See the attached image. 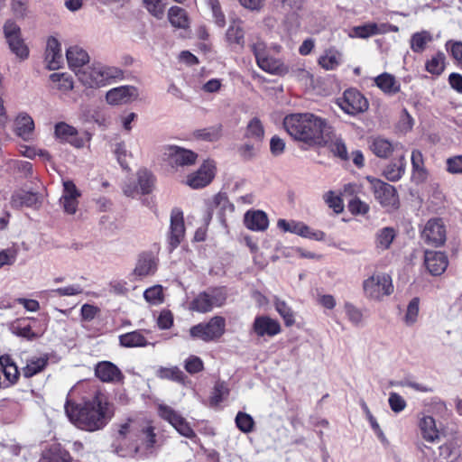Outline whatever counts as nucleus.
<instances>
[{
	"instance_id": "obj_1",
	"label": "nucleus",
	"mask_w": 462,
	"mask_h": 462,
	"mask_svg": "<svg viewBox=\"0 0 462 462\" xmlns=\"http://www.w3.org/2000/svg\"><path fill=\"white\" fill-rule=\"evenodd\" d=\"M64 408L71 423L82 430L90 432L102 430L114 416L113 404L99 391H97L92 398L80 403L67 401Z\"/></svg>"
},
{
	"instance_id": "obj_2",
	"label": "nucleus",
	"mask_w": 462,
	"mask_h": 462,
	"mask_svg": "<svg viewBox=\"0 0 462 462\" xmlns=\"http://www.w3.org/2000/svg\"><path fill=\"white\" fill-rule=\"evenodd\" d=\"M286 132L294 139L310 145H321L328 139V123L311 113H294L283 119Z\"/></svg>"
},
{
	"instance_id": "obj_3",
	"label": "nucleus",
	"mask_w": 462,
	"mask_h": 462,
	"mask_svg": "<svg viewBox=\"0 0 462 462\" xmlns=\"http://www.w3.org/2000/svg\"><path fill=\"white\" fill-rule=\"evenodd\" d=\"M79 80L88 88H101L124 79V71L114 66L94 63L77 71Z\"/></svg>"
},
{
	"instance_id": "obj_4",
	"label": "nucleus",
	"mask_w": 462,
	"mask_h": 462,
	"mask_svg": "<svg viewBox=\"0 0 462 462\" xmlns=\"http://www.w3.org/2000/svg\"><path fill=\"white\" fill-rule=\"evenodd\" d=\"M226 319L222 316H214L207 322H200L189 329L192 338L200 339L204 342L218 340L226 331Z\"/></svg>"
},
{
	"instance_id": "obj_5",
	"label": "nucleus",
	"mask_w": 462,
	"mask_h": 462,
	"mask_svg": "<svg viewBox=\"0 0 462 462\" xmlns=\"http://www.w3.org/2000/svg\"><path fill=\"white\" fill-rule=\"evenodd\" d=\"M154 176L146 169H140L136 173V181L129 179L123 185L124 194L127 197H135L139 194H149L154 187Z\"/></svg>"
},
{
	"instance_id": "obj_6",
	"label": "nucleus",
	"mask_w": 462,
	"mask_h": 462,
	"mask_svg": "<svg viewBox=\"0 0 462 462\" xmlns=\"http://www.w3.org/2000/svg\"><path fill=\"white\" fill-rule=\"evenodd\" d=\"M363 288L365 295L371 299L380 300L383 296L393 291L392 279L384 273H376L364 281Z\"/></svg>"
},
{
	"instance_id": "obj_7",
	"label": "nucleus",
	"mask_w": 462,
	"mask_h": 462,
	"mask_svg": "<svg viewBox=\"0 0 462 462\" xmlns=\"http://www.w3.org/2000/svg\"><path fill=\"white\" fill-rule=\"evenodd\" d=\"M339 107L347 115L356 116L368 108V101L365 96L356 88H348L337 101Z\"/></svg>"
},
{
	"instance_id": "obj_8",
	"label": "nucleus",
	"mask_w": 462,
	"mask_h": 462,
	"mask_svg": "<svg viewBox=\"0 0 462 462\" xmlns=\"http://www.w3.org/2000/svg\"><path fill=\"white\" fill-rule=\"evenodd\" d=\"M158 413L162 419L168 421L180 435L193 439L197 435L189 423L178 411L166 404L158 406Z\"/></svg>"
},
{
	"instance_id": "obj_9",
	"label": "nucleus",
	"mask_w": 462,
	"mask_h": 462,
	"mask_svg": "<svg viewBox=\"0 0 462 462\" xmlns=\"http://www.w3.org/2000/svg\"><path fill=\"white\" fill-rule=\"evenodd\" d=\"M3 29L12 52L21 59L27 58L29 50L22 39L20 26L14 21L9 19L5 23Z\"/></svg>"
},
{
	"instance_id": "obj_10",
	"label": "nucleus",
	"mask_w": 462,
	"mask_h": 462,
	"mask_svg": "<svg viewBox=\"0 0 462 462\" xmlns=\"http://www.w3.org/2000/svg\"><path fill=\"white\" fill-rule=\"evenodd\" d=\"M421 238L424 243L431 246H441L447 239V231L444 222L441 218L430 219L422 232Z\"/></svg>"
},
{
	"instance_id": "obj_11",
	"label": "nucleus",
	"mask_w": 462,
	"mask_h": 462,
	"mask_svg": "<svg viewBox=\"0 0 462 462\" xmlns=\"http://www.w3.org/2000/svg\"><path fill=\"white\" fill-rule=\"evenodd\" d=\"M281 332V325L278 320L267 315H258L254 318L250 334L258 337H273Z\"/></svg>"
},
{
	"instance_id": "obj_12",
	"label": "nucleus",
	"mask_w": 462,
	"mask_h": 462,
	"mask_svg": "<svg viewBox=\"0 0 462 462\" xmlns=\"http://www.w3.org/2000/svg\"><path fill=\"white\" fill-rule=\"evenodd\" d=\"M215 163L206 161L199 169L187 177L186 183L192 189H201L211 182L215 175Z\"/></svg>"
},
{
	"instance_id": "obj_13",
	"label": "nucleus",
	"mask_w": 462,
	"mask_h": 462,
	"mask_svg": "<svg viewBox=\"0 0 462 462\" xmlns=\"http://www.w3.org/2000/svg\"><path fill=\"white\" fill-rule=\"evenodd\" d=\"M166 154L172 167L193 165L198 158V154L193 151L177 145L168 146Z\"/></svg>"
},
{
	"instance_id": "obj_14",
	"label": "nucleus",
	"mask_w": 462,
	"mask_h": 462,
	"mask_svg": "<svg viewBox=\"0 0 462 462\" xmlns=\"http://www.w3.org/2000/svg\"><path fill=\"white\" fill-rule=\"evenodd\" d=\"M138 89L134 86H120L106 92V100L109 105L117 106L137 99Z\"/></svg>"
},
{
	"instance_id": "obj_15",
	"label": "nucleus",
	"mask_w": 462,
	"mask_h": 462,
	"mask_svg": "<svg viewBox=\"0 0 462 462\" xmlns=\"http://www.w3.org/2000/svg\"><path fill=\"white\" fill-rule=\"evenodd\" d=\"M157 270V260L152 253H142L139 254L136 264L133 273L130 274L131 281L143 279L146 276L152 275Z\"/></svg>"
},
{
	"instance_id": "obj_16",
	"label": "nucleus",
	"mask_w": 462,
	"mask_h": 462,
	"mask_svg": "<svg viewBox=\"0 0 462 462\" xmlns=\"http://www.w3.org/2000/svg\"><path fill=\"white\" fill-rule=\"evenodd\" d=\"M208 217L207 220H210L212 217V214L214 211H217V217L221 224H225L226 213H233L235 210V206L230 203L226 194L225 193H217L216 194L208 204Z\"/></svg>"
},
{
	"instance_id": "obj_17",
	"label": "nucleus",
	"mask_w": 462,
	"mask_h": 462,
	"mask_svg": "<svg viewBox=\"0 0 462 462\" xmlns=\"http://www.w3.org/2000/svg\"><path fill=\"white\" fill-rule=\"evenodd\" d=\"M95 375L104 383H122L124 374L121 370L112 362L101 361L95 366Z\"/></svg>"
},
{
	"instance_id": "obj_18",
	"label": "nucleus",
	"mask_w": 462,
	"mask_h": 462,
	"mask_svg": "<svg viewBox=\"0 0 462 462\" xmlns=\"http://www.w3.org/2000/svg\"><path fill=\"white\" fill-rule=\"evenodd\" d=\"M374 195L376 200L383 206H394L397 201L396 192L394 188L380 180H371Z\"/></svg>"
},
{
	"instance_id": "obj_19",
	"label": "nucleus",
	"mask_w": 462,
	"mask_h": 462,
	"mask_svg": "<svg viewBox=\"0 0 462 462\" xmlns=\"http://www.w3.org/2000/svg\"><path fill=\"white\" fill-rule=\"evenodd\" d=\"M45 61L50 70L60 69L64 62L61 45L55 37H50L47 41Z\"/></svg>"
},
{
	"instance_id": "obj_20",
	"label": "nucleus",
	"mask_w": 462,
	"mask_h": 462,
	"mask_svg": "<svg viewBox=\"0 0 462 462\" xmlns=\"http://www.w3.org/2000/svg\"><path fill=\"white\" fill-rule=\"evenodd\" d=\"M10 204L14 208H21L23 207L38 208L42 204V200L37 192L21 189L12 194Z\"/></svg>"
},
{
	"instance_id": "obj_21",
	"label": "nucleus",
	"mask_w": 462,
	"mask_h": 462,
	"mask_svg": "<svg viewBox=\"0 0 462 462\" xmlns=\"http://www.w3.org/2000/svg\"><path fill=\"white\" fill-rule=\"evenodd\" d=\"M424 263L427 270L435 276L444 273L448 264L446 254L436 251H426Z\"/></svg>"
},
{
	"instance_id": "obj_22",
	"label": "nucleus",
	"mask_w": 462,
	"mask_h": 462,
	"mask_svg": "<svg viewBox=\"0 0 462 462\" xmlns=\"http://www.w3.org/2000/svg\"><path fill=\"white\" fill-rule=\"evenodd\" d=\"M170 231V245L172 248H176L185 234L183 214L178 208L171 211Z\"/></svg>"
},
{
	"instance_id": "obj_23",
	"label": "nucleus",
	"mask_w": 462,
	"mask_h": 462,
	"mask_svg": "<svg viewBox=\"0 0 462 462\" xmlns=\"http://www.w3.org/2000/svg\"><path fill=\"white\" fill-rule=\"evenodd\" d=\"M0 370L4 374V378H1L2 389L10 387L18 380V368L9 356H2L0 357Z\"/></svg>"
},
{
	"instance_id": "obj_24",
	"label": "nucleus",
	"mask_w": 462,
	"mask_h": 462,
	"mask_svg": "<svg viewBox=\"0 0 462 462\" xmlns=\"http://www.w3.org/2000/svg\"><path fill=\"white\" fill-rule=\"evenodd\" d=\"M54 134L57 139L68 142L75 147L79 148L83 145V140L78 137V130L65 122L55 125Z\"/></svg>"
},
{
	"instance_id": "obj_25",
	"label": "nucleus",
	"mask_w": 462,
	"mask_h": 462,
	"mask_svg": "<svg viewBox=\"0 0 462 462\" xmlns=\"http://www.w3.org/2000/svg\"><path fill=\"white\" fill-rule=\"evenodd\" d=\"M14 132L23 141L32 140L34 131V122L30 115L27 113H20L14 121Z\"/></svg>"
},
{
	"instance_id": "obj_26",
	"label": "nucleus",
	"mask_w": 462,
	"mask_h": 462,
	"mask_svg": "<svg viewBox=\"0 0 462 462\" xmlns=\"http://www.w3.org/2000/svg\"><path fill=\"white\" fill-rule=\"evenodd\" d=\"M66 58L69 68L77 74L83 69L89 60L88 52L79 46H71L66 51Z\"/></svg>"
},
{
	"instance_id": "obj_27",
	"label": "nucleus",
	"mask_w": 462,
	"mask_h": 462,
	"mask_svg": "<svg viewBox=\"0 0 462 462\" xmlns=\"http://www.w3.org/2000/svg\"><path fill=\"white\" fill-rule=\"evenodd\" d=\"M245 226L255 232L264 231L269 226L267 215L262 210H249L245 214Z\"/></svg>"
},
{
	"instance_id": "obj_28",
	"label": "nucleus",
	"mask_w": 462,
	"mask_h": 462,
	"mask_svg": "<svg viewBox=\"0 0 462 462\" xmlns=\"http://www.w3.org/2000/svg\"><path fill=\"white\" fill-rule=\"evenodd\" d=\"M328 135V139L320 146H328L334 155L345 161L348 160V153L345 143L341 137L335 134L333 128L329 125Z\"/></svg>"
},
{
	"instance_id": "obj_29",
	"label": "nucleus",
	"mask_w": 462,
	"mask_h": 462,
	"mask_svg": "<svg viewBox=\"0 0 462 462\" xmlns=\"http://www.w3.org/2000/svg\"><path fill=\"white\" fill-rule=\"evenodd\" d=\"M411 161L412 166L411 180L417 184L425 181L428 172L424 167V160L421 152L418 150L412 151Z\"/></svg>"
},
{
	"instance_id": "obj_30",
	"label": "nucleus",
	"mask_w": 462,
	"mask_h": 462,
	"mask_svg": "<svg viewBox=\"0 0 462 462\" xmlns=\"http://www.w3.org/2000/svg\"><path fill=\"white\" fill-rule=\"evenodd\" d=\"M30 319H22L14 322L11 326L12 332L30 341L40 337L42 333L33 330Z\"/></svg>"
},
{
	"instance_id": "obj_31",
	"label": "nucleus",
	"mask_w": 462,
	"mask_h": 462,
	"mask_svg": "<svg viewBox=\"0 0 462 462\" xmlns=\"http://www.w3.org/2000/svg\"><path fill=\"white\" fill-rule=\"evenodd\" d=\"M244 137L256 143H262L263 141L264 127L262 121L257 116H254L248 121Z\"/></svg>"
},
{
	"instance_id": "obj_32",
	"label": "nucleus",
	"mask_w": 462,
	"mask_h": 462,
	"mask_svg": "<svg viewBox=\"0 0 462 462\" xmlns=\"http://www.w3.org/2000/svg\"><path fill=\"white\" fill-rule=\"evenodd\" d=\"M421 435L426 441L435 442L439 439L441 432L431 416H424L420 421Z\"/></svg>"
},
{
	"instance_id": "obj_33",
	"label": "nucleus",
	"mask_w": 462,
	"mask_h": 462,
	"mask_svg": "<svg viewBox=\"0 0 462 462\" xmlns=\"http://www.w3.org/2000/svg\"><path fill=\"white\" fill-rule=\"evenodd\" d=\"M45 462H72L69 451L63 448L60 444H52L42 453Z\"/></svg>"
},
{
	"instance_id": "obj_34",
	"label": "nucleus",
	"mask_w": 462,
	"mask_h": 462,
	"mask_svg": "<svg viewBox=\"0 0 462 462\" xmlns=\"http://www.w3.org/2000/svg\"><path fill=\"white\" fill-rule=\"evenodd\" d=\"M193 137L199 141L209 143L217 142L223 135V126L217 124L205 128L197 129L192 134Z\"/></svg>"
},
{
	"instance_id": "obj_35",
	"label": "nucleus",
	"mask_w": 462,
	"mask_h": 462,
	"mask_svg": "<svg viewBox=\"0 0 462 462\" xmlns=\"http://www.w3.org/2000/svg\"><path fill=\"white\" fill-rule=\"evenodd\" d=\"M119 343L122 346L144 347L149 345L142 330H134L119 336Z\"/></svg>"
},
{
	"instance_id": "obj_36",
	"label": "nucleus",
	"mask_w": 462,
	"mask_h": 462,
	"mask_svg": "<svg viewBox=\"0 0 462 462\" xmlns=\"http://www.w3.org/2000/svg\"><path fill=\"white\" fill-rule=\"evenodd\" d=\"M386 32L384 24H377L375 23H369L359 26H355L350 33L351 37L365 39L380 33Z\"/></svg>"
},
{
	"instance_id": "obj_37",
	"label": "nucleus",
	"mask_w": 462,
	"mask_h": 462,
	"mask_svg": "<svg viewBox=\"0 0 462 462\" xmlns=\"http://www.w3.org/2000/svg\"><path fill=\"white\" fill-rule=\"evenodd\" d=\"M208 296L211 310L215 308L223 307L227 300L228 292L225 286L211 287L205 291Z\"/></svg>"
},
{
	"instance_id": "obj_38",
	"label": "nucleus",
	"mask_w": 462,
	"mask_h": 462,
	"mask_svg": "<svg viewBox=\"0 0 462 462\" xmlns=\"http://www.w3.org/2000/svg\"><path fill=\"white\" fill-rule=\"evenodd\" d=\"M208 296L211 310L215 308L223 307L227 300L228 292L225 286L211 287L205 291Z\"/></svg>"
},
{
	"instance_id": "obj_39",
	"label": "nucleus",
	"mask_w": 462,
	"mask_h": 462,
	"mask_svg": "<svg viewBox=\"0 0 462 462\" xmlns=\"http://www.w3.org/2000/svg\"><path fill=\"white\" fill-rule=\"evenodd\" d=\"M208 296L211 310L215 308L223 307L227 300L228 292L225 286L211 287L205 291Z\"/></svg>"
},
{
	"instance_id": "obj_40",
	"label": "nucleus",
	"mask_w": 462,
	"mask_h": 462,
	"mask_svg": "<svg viewBox=\"0 0 462 462\" xmlns=\"http://www.w3.org/2000/svg\"><path fill=\"white\" fill-rule=\"evenodd\" d=\"M375 85L385 94L393 95L400 90V84L395 78L389 73H383L374 78Z\"/></svg>"
},
{
	"instance_id": "obj_41",
	"label": "nucleus",
	"mask_w": 462,
	"mask_h": 462,
	"mask_svg": "<svg viewBox=\"0 0 462 462\" xmlns=\"http://www.w3.org/2000/svg\"><path fill=\"white\" fill-rule=\"evenodd\" d=\"M433 41L432 34L428 31H420L413 33L410 39V47L416 53H422L427 45Z\"/></svg>"
},
{
	"instance_id": "obj_42",
	"label": "nucleus",
	"mask_w": 462,
	"mask_h": 462,
	"mask_svg": "<svg viewBox=\"0 0 462 462\" xmlns=\"http://www.w3.org/2000/svg\"><path fill=\"white\" fill-rule=\"evenodd\" d=\"M438 450L439 454L435 456L434 462H449L459 456L457 446L454 441H448L440 445Z\"/></svg>"
},
{
	"instance_id": "obj_43",
	"label": "nucleus",
	"mask_w": 462,
	"mask_h": 462,
	"mask_svg": "<svg viewBox=\"0 0 462 462\" xmlns=\"http://www.w3.org/2000/svg\"><path fill=\"white\" fill-rule=\"evenodd\" d=\"M395 236L396 232L393 227L386 226L379 229L375 233V247L382 251L389 249Z\"/></svg>"
},
{
	"instance_id": "obj_44",
	"label": "nucleus",
	"mask_w": 462,
	"mask_h": 462,
	"mask_svg": "<svg viewBox=\"0 0 462 462\" xmlns=\"http://www.w3.org/2000/svg\"><path fill=\"white\" fill-rule=\"evenodd\" d=\"M446 68V56L442 51H438L425 62L427 72L434 76H439Z\"/></svg>"
},
{
	"instance_id": "obj_45",
	"label": "nucleus",
	"mask_w": 462,
	"mask_h": 462,
	"mask_svg": "<svg viewBox=\"0 0 462 462\" xmlns=\"http://www.w3.org/2000/svg\"><path fill=\"white\" fill-rule=\"evenodd\" d=\"M168 18L171 24L176 28L185 29L189 27L187 12L181 7H171L168 12Z\"/></svg>"
},
{
	"instance_id": "obj_46",
	"label": "nucleus",
	"mask_w": 462,
	"mask_h": 462,
	"mask_svg": "<svg viewBox=\"0 0 462 462\" xmlns=\"http://www.w3.org/2000/svg\"><path fill=\"white\" fill-rule=\"evenodd\" d=\"M340 60L341 54L334 49H329L319 58V64L323 69L330 70L336 69L340 64Z\"/></svg>"
},
{
	"instance_id": "obj_47",
	"label": "nucleus",
	"mask_w": 462,
	"mask_h": 462,
	"mask_svg": "<svg viewBox=\"0 0 462 462\" xmlns=\"http://www.w3.org/2000/svg\"><path fill=\"white\" fill-rule=\"evenodd\" d=\"M48 359L46 357H33L27 361L26 365L23 369L25 377H32L42 372L47 365Z\"/></svg>"
},
{
	"instance_id": "obj_48",
	"label": "nucleus",
	"mask_w": 462,
	"mask_h": 462,
	"mask_svg": "<svg viewBox=\"0 0 462 462\" xmlns=\"http://www.w3.org/2000/svg\"><path fill=\"white\" fill-rule=\"evenodd\" d=\"M226 38L229 44L237 45L241 48L244 47L245 33L242 27L238 23H234L229 25L226 33Z\"/></svg>"
},
{
	"instance_id": "obj_49",
	"label": "nucleus",
	"mask_w": 462,
	"mask_h": 462,
	"mask_svg": "<svg viewBox=\"0 0 462 462\" xmlns=\"http://www.w3.org/2000/svg\"><path fill=\"white\" fill-rule=\"evenodd\" d=\"M50 79L54 84V87L63 93L73 88L72 78L66 73H52L50 76Z\"/></svg>"
},
{
	"instance_id": "obj_50",
	"label": "nucleus",
	"mask_w": 462,
	"mask_h": 462,
	"mask_svg": "<svg viewBox=\"0 0 462 462\" xmlns=\"http://www.w3.org/2000/svg\"><path fill=\"white\" fill-rule=\"evenodd\" d=\"M370 148L381 158L388 157L393 152V144L388 140L379 137L373 140Z\"/></svg>"
},
{
	"instance_id": "obj_51",
	"label": "nucleus",
	"mask_w": 462,
	"mask_h": 462,
	"mask_svg": "<svg viewBox=\"0 0 462 462\" xmlns=\"http://www.w3.org/2000/svg\"><path fill=\"white\" fill-rule=\"evenodd\" d=\"M189 310L199 313H207L211 311L208 296L204 291L199 292L189 303Z\"/></svg>"
},
{
	"instance_id": "obj_52",
	"label": "nucleus",
	"mask_w": 462,
	"mask_h": 462,
	"mask_svg": "<svg viewBox=\"0 0 462 462\" xmlns=\"http://www.w3.org/2000/svg\"><path fill=\"white\" fill-rule=\"evenodd\" d=\"M157 376L161 379H167L177 383L184 381V374L177 366L174 367H160L157 371Z\"/></svg>"
},
{
	"instance_id": "obj_53",
	"label": "nucleus",
	"mask_w": 462,
	"mask_h": 462,
	"mask_svg": "<svg viewBox=\"0 0 462 462\" xmlns=\"http://www.w3.org/2000/svg\"><path fill=\"white\" fill-rule=\"evenodd\" d=\"M256 63L261 69L271 74H277L282 67L280 60L270 57L268 54L256 60Z\"/></svg>"
},
{
	"instance_id": "obj_54",
	"label": "nucleus",
	"mask_w": 462,
	"mask_h": 462,
	"mask_svg": "<svg viewBox=\"0 0 462 462\" xmlns=\"http://www.w3.org/2000/svg\"><path fill=\"white\" fill-rule=\"evenodd\" d=\"M83 292V288L80 284L74 283L65 287L57 288L54 290L47 291L46 293L50 296H76Z\"/></svg>"
},
{
	"instance_id": "obj_55",
	"label": "nucleus",
	"mask_w": 462,
	"mask_h": 462,
	"mask_svg": "<svg viewBox=\"0 0 462 462\" xmlns=\"http://www.w3.org/2000/svg\"><path fill=\"white\" fill-rule=\"evenodd\" d=\"M235 420L236 427L242 432L250 433L254 430V420L251 415L243 411H238Z\"/></svg>"
},
{
	"instance_id": "obj_56",
	"label": "nucleus",
	"mask_w": 462,
	"mask_h": 462,
	"mask_svg": "<svg viewBox=\"0 0 462 462\" xmlns=\"http://www.w3.org/2000/svg\"><path fill=\"white\" fill-rule=\"evenodd\" d=\"M445 49L453 58L456 64L462 69V42L448 40L445 43Z\"/></svg>"
},
{
	"instance_id": "obj_57",
	"label": "nucleus",
	"mask_w": 462,
	"mask_h": 462,
	"mask_svg": "<svg viewBox=\"0 0 462 462\" xmlns=\"http://www.w3.org/2000/svg\"><path fill=\"white\" fill-rule=\"evenodd\" d=\"M143 297L150 304H161L163 301L162 287L161 285H154L146 289L143 292Z\"/></svg>"
},
{
	"instance_id": "obj_58",
	"label": "nucleus",
	"mask_w": 462,
	"mask_h": 462,
	"mask_svg": "<svg viewBox=\"0 0 462 462\" xmlns=\"http://www.w3.org/2000/svg\"><path fill=\"white\" fill-rule=\"evenodd\" d=\"M324 201L332 208L336 214H339L344 210V204L342 199L337 195L334 191L329 190L323 196Z\"/></svg>"
},
{
	"instance_id": "obj_59",
	"label": "nucleus",
	"mask_w": 462,
	"mask_h": 462,
	"mask_svg": "<svg viewBox=\"0 0 462 462\" xmlns=\"http://www.w3.org/2000/svg\"><path fill=\"white\" fill-rule=\"evenodd\" d=\"M275 310L282 317L286 326H291L295 322L293 312L285 301L277 300Z\"/></svg>"
},
{
	"instance_id": "obj_60",
	"label": "nucleus",
	"mask_w": 462,
	"mask_h": 462,
	"mask_svg": "<svg viewBox=\"0 0 462 462\" xmlns=\"http://www.w3.org/2000/svg\"><path fill=\"white\" fill-rule=\"evenodd\" d=\"M420 299L414 297L406 307V326L416 323L419 316Z\"/></svg>"
},
{
	"instance_id": "obj_61",
	"label": "nucleus",
	"mask_w": 462,
	"mask_h": 462,
	"mask_svg": "<svg viewBox=\"0 0 462 462\" xmlns=\"http://www.w3.org/2000/svg\"><path fill=\"white\" fill-rule=\"evenodd\" d=\"M260 146H261V143H256L250 141V142H247V143H245L244 144H242L238 148V152H239L240 156L243 159L251 160L254 157H255V155L257 154V152L260 150Z\"/></svg>"
},
{
	"instance_id": "obj_62",
	"label": "nucleus",
	"mask_w": 462,
	"mask_h": 462,
	"mask_svg": "<svg viewBox=\"0 0 462 462\" xmlns=\"http://www.w3.org/2000/svg\"><path fill=\"white\" fill-rule=\"evenodd\" d=\"M344 308L349 321L356 326L360 325L363 320L362 311L350 302H346Z\"/></svg>"
},
{
	"instance_id": "obj_63",
	"label": "nucleus",
	"mask_w": 462,
	"mask_h": 462,
	"mask_svg": "<svg viewBox=\"0 0 462 462\" xmlns=\"http://www.w3.org/2000/svg\"><path fill=\"white\" fill-rule=\"evenodd\" d=\"M299 236L315 241H322L326 235L323 231L311 229L309 226L302 223Z\"/></svg>"
},
{
	"instance_id": "obj_64",
	"label": "nucleus",
	"mask_w": 462,
	"mask_h": 462,
	"mask_svg": "<svg viewBox=\"0 0 462 462\" xmlns=\"http://www.w3.org/2000/svg\"><path fill=\"white\" fill-rule=\"evenodd\" d=\"M148 12L160 19L163 16L164 6L161 0H143Z\"/></svg>"
}]
</instances>
